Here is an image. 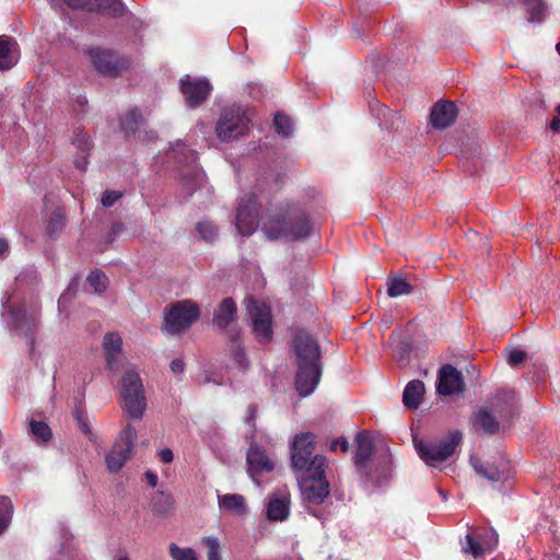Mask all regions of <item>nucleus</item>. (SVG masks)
Masks as SVG:
<instances>
[{"instance_id":"nucleus-49","label":"nucleus","mask_w":560,"mask_h":560,"mask_svg":"<svg viewBox=\"0 0 560 560\" xmlns=\"http://www.w3.org/2000/svg\"><path fill=\"white\" fill-rule=\"evenodd\" d=\"M158 456L161 462L166 463V464L172 463L174 459L173 451L168 447H164V448L160 450L158 452Z\"/></svg>"},{"instance_id":"nucleus-40","label":"nucleus","mask_w":560,"mask_h":560,"mask_svg":"<svg viewBox=\"0 0 560 560\" xmlns=\"http://www.w3.org/2000/svg\"><path fill=\"white\" fill-rule=\"evenodd\" d=\"M13 515V504L7 497H0V535L9 527Z\"/></svg>"},{"instance_id":"nucleus-1","label":"nucleus","mask_w":560,"mask_h":560,"mask_svg":"<svg viewBox=\"0 0 560 560\" xmlns=\"http://www.w3.org/2000/svg\"><path fill=\"white\" fill-rule=\"evenodd\" d=\"M261 230L268 240L291 237L301 241L311 235L312 224L304 211L287 205L276 215L267 218Z\"/></svg>"},{"instance_id":"nucleus-12","label":"nucleus","mask_w":560,"mask_h":560,"mask_svg":"<svg viewBox=\"0 0 560 560\" xmlns=\"http://www.w3.org/2000/svg\"><path fill=\"white\" fill-rule=\"evenodd\" d=\"M213 326L229 338L236 342L238 337L237 330V306L232 298L223 299L213 313Z\"/></svg>"},{"instance_id":"nucleus-27","label":"nucleus","mask_w":560,"mask_h":560,"mask_svg":"<svg viewBox=\"0 0 560 560\" xmlns=\"http://www.w3.org/2000/svg\"><path fill=\"white\" fill-rule=\"evenodd\" d=\"M424 384L421 381L415 380L407 384L404 390L402 400L405 406L416 409L423 397Z\"/></svg>"},{"instance_id":"nucleus-41","label":"nucleus","mask_w":560,"mask_h":560,"mask_svg":"<svg viewBox=\"0 0 560 560\" xmlns=\"http://www.w3.org/2000/svg\"><path fill=\"white\" fill-rule=\"evenodd\" d=\"M86 281L94 289V292L98 294L105 292L108 285L107 276L98 269L91 271Z\"/></svg>"},{"instance_id":"nucleus-61","label":"nucleus","mask_w":560,"mask_h":560,"mask_svg":"<svg viewBox=\"0 0 560 560\" xmlns=\"http://www.w3.org/2000/svg\"><path fill=\"white\" fill-rule=\"evenodd\" d=\"M556 112H557L558 116L560 117V104L557 105Z\"/></svg>"},{"instance_id":"nucleus-47","label":"nucleus","mask_w":560,"mask_h":560,"mask_svg":"<svg viewBox=\"0 0 560 560\" xmlns=\"http://www.w3.org/2000/svg\"><path fill=\"white\" fill-rule=\"evenodd\" d=\"M122 197L120 191L116 190H105L103 192L101 202L104 208H110L118 199Z\"/></svg>"},{"instance_id":"nucleus-45","label":"nucleus","mask_w":560,"mask_h":560,"mask_svg":"<svg viewBox=\"0 0 560 560\" xmlns=\"http://www.w3.org/2000/svg\"><path fill=\"white\" fill-rule=\"evenodd\" d=\"M103 350H122V338L117 331L107 332L103 338Z\"/></svg>"},{"instance_id":"nucleus-55","label":"nucleus","mask_w":560,"mask_h":560,"mask_svg":"<svg viewBox=\"0 0 560 560\" xmlns=\"http://www.w3.org/2000/svg\"><path fill=\"white\" fill-rule=\"evenodd\" d=\"M9 250V243L5 238H0V256Z\"/></svg>"},{"instance_id":"nucleus-10","label":"nucleus","mask_w":560,"mask_h":560,"mask_svg":"<svg viewBox=\"0 0 560 560\" xmlns=\"http://www.w3.org/2000/svg\"><path fill=\"white\" fill-rule=\"evenodd\" d=\"M246 310L252 318V328L256 339L267 343L272 338V320L270 307L254 299H246Z\"/></svg>"},{"instance_id":"nucleus-26","label":"nucleus","mask_w":560,"mask_h":560,"mask_svg":"<svg viewBox=\"0 0 560 560\" xmlns=\"http://www.w3.org/2000/svg\"><path fill=\"white\" fill-rule=\"evenodd\" d=\"M357 451L354 462L357 466H362L373 454L374 443L368 433H359L355 439Z\"/></svg>"},{"instance_id":"nucleus-2","label":"nucleus","mask_w":560,"mask_h":560,"mask_svg":"<svg viewBox=\"0 0 560 560\" xmlns=\"http://www.w3.org/2000/svg\"><path fill=\"white\" fill-rule=\"evenodd\" d=\"M462 439L459 431H453L442 439L434 440L413 436L412 442L420 459L427 466L438 468L455 454Z\"/></svg>"},{"instance_id":"nucleus-53","label":"nucleus","mask_w":560,"mask_h":560,"mask_svg":"<svg viewBox=\"0 0 560 560\" xmlns=\"http://www.w3.org/2000/svg\"><path fill=\"white\" fill-rule=\"evenodd\" d=\"M145 477L152 487H155L158 485V476L155 474L148 471L145 474Z\"/></svg>"},{"instance_id":"nucleus-11","label":"nucleus","mask_w":560,"mask_h":560,"mask_svg":"<svg viewBox=\"0 0 560 560\" xmlns=\"http://www.w3.org/2000/svg\"><path fill=\"white\" fill-rule=\"evenodd\" d=\"M235 224L238 233L250 236L259 224V202L255 194H246L240 201Z\"/></svg>"},{"instance_id":"nucleus-38","label":"nucleus","mask_w":560,"mask_h":560,"mask_svg":"<svg viewBox=\"0 0 560 560\" xmlns=\"http://www.w3.org/2000/svg\"><path fill=\"white\" fill-rule=\"evenodd\" d=\"M196 231L199 236L208 243H213L219 235L217 225L209 220L199 221L196 225Z\"/></svg>"},{"instance_id":"nucleus-29","label":"nucleus","mask_w":560,"mask_h":560,"mask_svg":"<svg viewBox=\"0 0 560 560\" xmlns=\"http://www.w3.org/2000/svg\"><path fill=\"white\" fill-rule=\"evenodd\" d=\"M30 434L36 444H46L52 439L49 425L44 421L31 420Z\"/></svg>"},{"instance_id":"nucleus-19","label":"nucleus","mask_w":560,"mask_h":560,"mask_svg":"<svg viewBox=\"0 0 560 560\" xmlns=\"http://www.w3.org/2000/svg\"><path fill=\"white\" fill-rule=\"evenodd\" d=\"M470 464L479 476L490 481H498L509 475L508 464L503 459L492 463L489 459L471 456Z\"/></svg>"},{"instance_id":"nucleus-63","label":"nucleus","mask_w":560,"mask_h":560,"mask_svg":"<svg viewBox=\"0 0 560 560\" xmlns=\"http://www.w3.org/2000/svg\"><path fill=\"white\" fill-rule=\"evenodd\" d=\"M83 430H84L85 432H89V428H88V425H86L85 423L83 424Z\"/></svg>"},{"instance_id":"nucleus-48","label":"nucleus","mask_w":560,"mask_h":560,"mask_svg":"<svg viewBox=\"0 0 560 560\" xmlns=\"http://www.w3.org/2000/svg\"><path fill=\"white\" fill-rule=\"evenodd\" d=\"M508 363L516 366L526 360V352H509Z\"/></svg>"},{"instance_id":"nucleus-46","label":"nucleus","mask_w":560,"mask_h":560,"mask_svg":"<svg viewBox=\"0 0 560 560\" xmlns=\"http://www.w3.org/2000/svg\"><path fill=\"white\" fill-rule=\"evenodd\" d=\"M106 362L110 370H118L125 366L124 352H107Z\"/></svg>"},{"instance_id":"nucleus-34","label":"nucleus","mask_w":560,"mask_h":560,"mask_svg":"<svg viewBox=\"0 0 560 560\" xmlns=\"http://www.w3.org/2000/svg\"><path fill=\"white\" fill-rule=\"evenodd\" d=\"M93 11H101L113 16L122 15L125 7L121 0H95Z\"/></svg>"},{"instance_id":"nucleus-9","label":"nucleus","mask_w":560,"mask_h":560,"mask_svg":"<svg viewBox=\"0 0 560 560\" xmlns=\"http://www.w3.org/2000/svg\"><path fill=\"white\" fill-rule=\"evenodd\" d=\"M249 130V119L240 107L225 108L217 124L215 131L222 141L244 136Z\"/></svg>"},{"instance_id":"nucleus-52","label":"nucleus","mask_w":560,"mask_h":560,"mask_svg":"<svg viewBox=\"0 0 560 560\" xmlns=\"http://www.w3.org/2000/svg\"><path fill=\"white\" fill-rule=\"evenodd\" d=\"M550 129L553 131V132H558L560 131V117L557 116V117H553L550 121Z\"/></svg>"},{"instance_id":"nucleus-6","label":"nucleus","mask_w":560,"mask_h":560,"mask_svg":"<svg viewBox=\"0 0 560 560\" xmlns=\"http://www.w3.org/2000/svg\"><path fill=\"white\" fill-rule=\"evenodd\" d=\"M320 352H298L296 390L303 397L311 395L320 378Z\"/></svg>"},{"instance_id":"nucleus-5","label":"nucleus","mask_w":560,"mask_h":560,"mask_svg":"<svg viewBox=\"0 0 560 560\" xmlns=\"http://www.w3.org/2000/svg\"><path fill=\"white\" fill-rule=\"evenodd\" d=\"M315 436L312 433L298 434L291 446V463L295 470H314L318 474L320 468H327V459L322 455L312 458Z\"/></svg>"},{"instance_id":"nucleus-32","label":"nucleus","mask_w":560,"mask_h":560,"mask_svg":"<svg viewBox=\"0 0 560 560\" xmlns=\"http://www.w3.org/2000/svg\"><path fill=\"white\" fill-rule=\"evenodd\" d=\"M143 118L140 112L135 108L125 114L120 120L121 129L126 135L135 133L138 128L142 125Z\"/></svg>"},{"instance_id":"nucleus-58","label":"nucleus","mask_w":560,"mask_h":560,"mask_svg":"<svg viewBox=\"0 0 560 560\" xmlns=\"http://www.w3.org/2000/svg\"><path fill=\"white\" fill-rule=\"evenodd\" d=\"M401 521H402V517H397V518L395 520V530H396V532H399V529H400V528H399V525H400Z\"/></svg>"},{"instance_id":"nucleus-60","label":"nucleus","mask_w":560,"mask_h":560,"mask_svg":"<svg viewBox=\"0 0 560 560\" xmlns=\"http://www.w3.org/2000/svg\"><path fill=\"white\" fill-rule=\"evenodd\" d=\"M116 560H131L128 556H119Z\"/></svg>"},{"instance_id":"nucleus-59","label":"nucleus","mask_w":560,"mask_h":560,"mask_svg":"<svg viewBox=\"0 0 560 560\" xmlns=\"http://www.w3.org/2000/svg\"><path fill=\"white\" fill-rule=\"evenodd\" d=\"M387 112H388V109H387L385 106H383V107L381 108L380 113H378V116L382 114V115H383V117H385Z\"/></svg>"},{"instance_id":"nucleus-62","label":"nucleus","mask_w":560,"mask_h":560,"mask_svg":"<svg viewBox=\"0 0 560 560\" xmlns=\"http://www.w3.org/2000/svg\"><path fill=\"white\" fill-rule=\"evenodd\" d=\"M556 49H557L558 54L560 55V42L557 44Z\"/></svg>"},{"instance_id":"nucleus-3","label":"nucleus","mask_w":560,"mask_h":560,"mask_svg":"<svg viewBox=\"0 0 560 560\" xmlns=\"http://www.w3.org/2000/svg\"><path fill=\"white\" fill-rule=\"evenodd\" d=\"M200 317L199 306L191 300H182L163 310L161 330L165 336H177L188 330Z\"/></svg>"},{"instance_id":"nucleus-28","label":"nucleus","mask_w":560,"mask_h":560,"mask_svg":"<svg viewBox=\"0 0 560 560\" xmlns=\"http://www.w3.org/2000/svg\"><path fill=\"white\" fill-rule=\"evenodd\" d=\"M474 427L477 431L485 433H495L500 429V424L492 413L483 408L477 412L474 419Z\"/></svg>"},{"instance_id":"nucleus-21","label":"nucleus","mask_w":560,"mask_h":560,"mask_svg":"<svg viewBox=\"0 0 560 560\" xmlns=\"http://www.w3.org/2000/svg\"><path fill=\"white\" fill-rule=\"evenodd\" d=\"M457 108L453 102L440 101L431 109L430 119L435 129L450 127L456 119Z\"/></svg>"},{"instance_id":"nucleus-56","label":"nucleus","mask_w":560,"mask_h":560,"mask_svg":"<svg viewBox=\"0 0 560 560\" xmlns=\"http://www.w3.org/2000/svg\"><path fill=\"white\" fill-rule=\"evenodd\" d=\"M503 399V400H510L512 398V394L511 393H508V392H500L498 393V399Z\"/></svg>"},{"instance_id":"nucleus-51","label":"nucleus","mask_w":560,"mask_h":560,"mask_svg":"<svg viewBox=\"0 0 560 560\" xmlns=\"http://www.w3.org/2000/svg\"><path fill=\"white\" fill-rule=\"evenodd\" d=\"M185 364L182 360L176 359L171 362V370L173 373H183Z\"/></svg>"},{"instance_id":"nucleus-37","label":"nucleus","mask_w":560,"mask_h":560,"mask_svg":"<svg viewBox=\"0 0 560 560\" xmlns=\"http://www.w3.org/2000/svg\"><path fill=\"white\" fill-rule=\"evenodd\" d=\"M412 285L402 278H392L387 282V293L390 298H398L412 292Z\"/></svg>"},{"instance_id":"nucleus-14","label":"nucleus","mask_w":560,"mask_h":560,"mask_svg":"<svg viewBox=\"0 0 560 560\" xmlns=\"http://www.w3.org/2000/svg\"><path fill=\"white\" fill-rule=\"evenodd\" d=\"M265 517L269 522H285L291 514V493L281 488L269 493L265 500Z\"/></svg>"},{"instance_id":"nucleus-16","label":"nucleus","mask_w":560,"mask_h":560,"mask_svg":"<svg viewBox=\"0 0 560 560\" xmlns=\"http://www.w3.org/2000/svg\"><path fill=\"white\" fill-rule=\"evenodd\" d=\"M211 90V84L205 79L185 75L180 80V92L190 108L200 106L209 97Z\"/></svg>"},{"instance_id":"nucleus-8","label":"nucleus","mask_w":560,"mask_h":560,"mask_svg":"<svg viewBox=\"0 0 560 560\" xmlns=\"http://www.w3.org/2000/svg\"><path fill=\"white\" fill-rule=\"evenodd\" d=\"M88 55L95 70L104 77L117 78L130 67L128 58L109 49L91 48Z\"/></svg>"},{"instance_id":"nucleus-15","label":"nucleus","mask_w":560,"mask_h":560,"mask_svg":"<svg viewBox=\"0 0 560 560\" xmlns=\"http://www.w3.org/2000/svg\"><path fill=\"white\" fill-rule=\"evenodd\" d=\"M11 322L10 328L18 335H23L26 340V345L31 348L34 347L35 331H36V318L34 315H28L24 305H18L10 307L9 310Z\"/></svg>"},{"instance_id":"nucleus-33","label":"nucleus","mask_w":560,"mask_h":560,"mask_svg":"<svg viewBox=\"0 0 560 560\" xmlns=\"http://www.w3.org/2000/svg\"><path fill=\"white\" fill-rule=\"evenodd\" d=\"M72 143L78 148V150L81 151L82 153V156L81 159H77L75 160V166L81 170V171H84L86 168V164H88V161H86V155L90 151V140L88 138V136L83 132H79L75 135V137L73 138L72 140Z\"/></svg>"},{"instance_id":"nucleus-25","label":"nucleus","mask_w":560,"mask_h":560,"mask_svg":"<svg viewBox=\"0 0 560 560\" xmlns=\"http://www.w3.org/2000/svg\"><path fill=\"white\" fill-rule=\"evenodd\" d=\"M153 512L159 516H170L175 511V500L172 494L158 491L151 500Z\"/></svg>"},{"instance_id":"nucleus-30","label":"nucleus","mask_w":560,"mask_h":560,"mask_svg":"<svg viewBox=\"0 0 560 560\" xmlns=\"http://www.w3.org/2000/svg\"><path fill=\"white\" fill-rule=\"evenodd\" d=\"M294 350H320L317 340L306 330L298 329L293 339Z\"/></svg>"},{"instance_id":"nucleus-39","label":"nucleus","mask_w":560,"mask_h":560,"mask_svg":"<svg viewBox=\"0 0 560 560\" xmlns=\"http://www.w3.org/2000/svg\"><path fill=\"white\" fill-rule=\"evenodd\" d=\"M168 553L172 560H199L195 549L190 547H180L175 542L168 545Z\"/></svg>"},{"instance_id":"nucleus-57","label":"nucleus","mask_w":560,"mask_h":560,"mask_svg":"<svg viewBox=\"0 0 560 560\" xmlns=\"http://www.w3.org/2000/svg\"><path fill=\"white\" fill-rule=\"evenodd\" d=\"M121 230H122V224L121 223H114L113 226H112V233L113 234H117Z\"/></svg>"},{"instance_id":"nucleus-54","label":"nucleus","mask_w":560,"mask_h":560,"mask_svg":"<svg viewBox=\"0 0 560 560\" xmlns=\"http://www.w3.org/2000/svg\"><path fill=\"white\" fill-rule=\"evenodd\" d=\"M398 363L406 365L409 362V352H399Z\"/></svg>"},{"instance_id":"nucleus-44","label":"nucleus","mask_w":560,"mask_h":560,"mask_svg":"<svg viewBox=\"0 0 560 560\" xmlns=\"http://www.w3.org/2000/svg\"><path fill=\"white\" fill-rule=\"evenodd\" d=\"M136 439H137L136 428L131 424H127L126 428L121 431L118 440L115 443L122 444L125 447L132 451Z\"/></svg>"},{"instance_id":"nucleus-36","label":"nucleus","mask_w":560,"mask_h":560,"mask_svg":"<svg viewBox=\"0 0 560 560\" xmlns=\"http://www.w3.org/2000/svg\"><path fill=\"white\" fill-rule=\"evenodd\" d=\"M523 4L528 14V22H540L542 20L546 10V4L542 0H523Z\"/></svg>"},{"instance_id":"nucleus-42","label":"nucleus","mask_w":560,"mask_h":560,"mask_svg":"<svg viewBox=\"0 0 560 560\" xmlns=\"http://www.w3.org/2000/svg\"><path fill=\"white\" fill-rule=\"evenodd\" d=\"M273 126L281 137H289L292 135V121L285 114L277 113L273 118Z\"/></svg>"},{"instance_id":"nucleus-20","label":"nucleus","mask_w":560,"mask_h":560,"mask_svg":"<svg viewBox=\"0 0 560 560\" xmlns=\"http://www.w3.org/2000/svg\"><path fill=\"white\" fill-rule=\"evenodd\" d=\"M464 382L460 372L451 365H445L440 370L438 380V392L441 395L448 396L462 392Z\"/></svg>"},{"instance_id":"nucleus-13","label":"nucleus","mask_w":560,"mask_h":560,"mask_svg":"<svg viewBox=\"0 0 560 560\" xmlns=\"http://www.w3.org/2000/svg\"><path fill=\"white\" fill-rule=\"evenodd\" d=\"M326 468H320L318 474L313 470H302L305 476L300 481V488L304 500L313 504L322 503L329 494V483L325 479Z\"/></svg>"},{"instance_id":"nucleus-23","label":"nucleus","mask_w":560,"mask_h":560,"mask_svg":"<svg viewBox=\"0 0 560 560\" xmlns=\"http://www.w3.org/2000/svg\"><path fill=\"white\" fill-rule=\"evenodd\" d=\"M19 45L12 37L0 36V71L13 68L19 60Z\"/></svg>"},{"instance_id":"nucleus-64","label":"nucleus","mask_w":560,"mask_h":560,"mask_svg":"<svg viewBox=\"0 0 560 560\" xmlns=\"http://www.w3.org/2000/svg\"><path fill=\"white\" fill-rule=\"evenodd\" d=\"M150 139H155V135L153 132H151Z\"/></svg>"},{"instance_id":"nucleus-24","label":"nucleus","mask_w":560,"mask_h":560,"mask_svg":"<svg viewBox=\"0 0 560 560\" xmlns=\"http://www.w3.org/2000/svg\"><path fill=\"white\" fill-rule=\"evenodd\" d=\"M131 451L122 444L115 443L105 456L106 467L109 472L119 471L130 457Z\"/></svg>"},{"instance_id":"nucleus-50","label":"nucleus","mask_w":560,"mask_h":560,"mask_svg":"<svg viewBox=\"0 0 560 560\" xmlns=\"http://www.w3.org/2000/svg\"><path fill=\"white\" fill-rule=\"evenodd\" d=\"M330 450L331 451L341 450L343 453H346L349 450V443L345 439L334 440L330 443Z\"/></svg>"},{"instance_id":"nucleus-35","label":"nucleus","mask_w":560,"mask_h":560,"mask_svg":"<svg viewBox=\"0 0 560 560\" xmlns=\"http://www.w3.org/2000/svg\"><path fill=\"white\" fill-rule=\"evenodd\" d=\"M65 226H66L65 213L62 212L61 209H56L51 213V215L47 222V226H46L47 234L50 237H56L62 232Z\"/></svg>"},{"instance_id":"nucleus-17","label":"nucleus","mask_w":560,"mask_h":560,"mask_svg":"<svg viewBox=\"0 0 560 560\" xmlns=\"http://www.w3.org/2000/svg\"><path fill=\"white\" fill-rule=\"evenodd\" d=\"M497 544L498 537L494 532H487L477 536L468 534L462 541V551L474 559H480L490 553Z\"/></svg>"},{"instance_id":"nucleus-22","label":"nucleus","mask_w":560,"mask_h":560,"mask_svg":"<svg viewBox=\"0 0 560 560\" xmlns=\"http://www.w3.org/2000/svg\"><path fill=\"white\" fill-rule=\"evenodd\" d=\"M218 505L221 512L236 517H245L249 513V506L246 499L238 493L218 495Z\"/></svg>"},{"instance_id":"nucleus-4","label":"nucleus","mask_w":560,"mask_h":560,"mask_svg":"<svg viewBox=\"0 0 560 560\" xmlns=\"http://www.w3.org/2000/svg\"><path fill=\"white\" fill-rule=\"evenodd\" d=\"M121 407L135 420H140L147 408L143 385L133 369H127L120 383Z\"/></svg>"},{"instance_id":"nucleus-18","label":"nucleus","mask_w":560,"mask_h":560,"mask_svg":"<svg viewBox=\"0 0 560 560\" xmlns=\"http://www.w3.org/2000/svg\"><path fill=\"white\" fill-rule=\"evenodd\" d=\"M246 460L248 476L257 486L260 485L259 476L276 467L275 459L257 445H250Z\"/></svg>"},{"instance_id":"nucleus-43","label":"nucleus","mask_w":560,"mask_h":560,"mask_svg":"<svg viewBox=\"0 0 560 560\" xmlns=\"http://www.w3.org/2000/svg\"><path fill=\"white\" fill-rule=\"evenodd\" d=\"M407 339L408 335L402 329H395L389 336L390 346L395 348L394 350H411V346Z\"/></svg>"},{"instance_id":"nucleus-31","label":"nucleus","mask_w":560,"mask_h":560,"mask_svg":"<svg viewBox=\"0 0 560 560\" xmlns=\"http://www.w3.org/2000/svg\"><path fill=\"white\" fill-rule=\"evenodd\" d=\"M205 548L207 560H223L222 545L215 536H203L200 540Z\"/></svg>"},{"instance_id":"nucleus-7","label":"nucleus","mask_w":560,"mask_h":560,"mask_svg":"<svg viewBox=\"0 0 560 560\" xmlns=\"http://www.w3.org/2000/svg\"><path fill=\"white\" fill-rule=\"evenodd\" d=\"M167 156L178 164L189 166L187 172L182 174V182L186 197L192 196L201 182L200 173L195 166H191L197 159L196 152L190 150L185 143L177 142L176 145L167 153Z\"/></svg>"}]
</instances>
